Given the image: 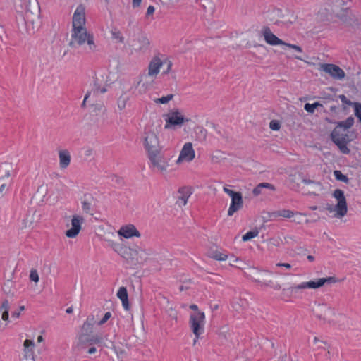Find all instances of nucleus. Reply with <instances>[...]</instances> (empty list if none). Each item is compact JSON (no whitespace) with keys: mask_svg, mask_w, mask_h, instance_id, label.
<instances>
[{"mask_svg":"<svg viewBox=\"0 0 361 361\" xmlns=\"http://www.w3.org/2000/svg\"><path fill=\"white\" fill-rule=\"evenodd\" d=\"M10 309L9 302L8 300H4L0 306V311L1 312V319L4 322L8 321V311Z\"/></svg>","mask_w":361,"mask_h":361,"instance_id":"7c9ffc66","label":"nucleus"},{"mask_svg":"<svg viewBox=\"0 0 361 361\" xmlns=\"http://www.w3.org/2000/svg\"><path fill=\"white\" fill-rule=\"evenodd\" d=\"M106 91V88L105 87H101V88H97L94 92V93H98V92H101V93H104Z\"/></svg>","mask_w":361,"mask_h":361,"instance_id":"69168bd1","label":"nucleus"},{"mask_svg":"<svg viewBox=\"0 0 361 361\" xmlns=\"http://www.w3.org/2000/svg\"><path fill=\"white\" fill-rule=\"evenodd\" d=\"M150 45L149 39L145 35H139L132 44V50L136 53L146 51Z\"/></svg>","mask_w":361,"mask_h":361,"instance_id":"412c9836","label":"nucleus"},{"mask_svg":"<svg viewBox=\"0 0 361 361\" xmlns=\"http://www.w3.org/2000/svg\"><path fill=\"white\" fill-rule=\"evenodd\" d=\"M21 361H35L34 357L32 355H25Z\"/></svg>","mask_w":361,"mask_h":361,"instance_id":"13d9d810","label":"nucleus"},{"mask_svg":"<svg viewBox=\"0 0 361 361\" xmlns=\"http://www.w3.org/2000/svg\"><path fill=\"white\" fill-rule=\"evenodd\" d=\"M122 255L126 260L142 264L148 259L150 252L138 246H134L126 248Z\"/></svg>","mask_w":361,"mask_h":361,"instance_id":"9d476101","label":"nucleus"},{"mask_svg":"<svg viewBox=\"0 0 361 361\" xmlns=\"http://www.w3.org/2000/svg\"><path fill=\"white\" fill-rule=\"evenodd\" d=\"M319 70L329 74L336 80H342L345 77V73L338 66L333 63H320Z\"/></svg>","mask_w":361,"mask_h":361,"instance_id":"aec40b11","label":"nucleus"},{"mask_svg":"<svg viewBox=\"0 0 361 361\" xmlns=\"http://www.w3.org/2000/svg\"><path fill=\"white\" fill-rule=\"evenodd\" d=\"M229 264L232 267H238L239 269H243L246 267L247 264L242 259L237 257L234 255H232L230 257V263Z\"/></svg>","mask_w":361,"mask_h":361,"instance_id":"2f4dec72","label":"nucleus"},{"mask_svg":"<svg viewBox=\"0 0 361 361\" xmlns=\"http://www.w3.org/2000/svg\"><path fill=\"white\" fill-rule=\"evenodd\" d=\"M165 125L164 128L168 130L174 126L181 127L185 123L190 122V118L185 117L178 109H173L167 114H164Z\"/></svg>","mask_w":361,"mask_h":361,"instance_id":"1a4fd4ad","label":"nucleus"},{"mask_svg":"<svg viewBox=\"0 0 361 361\" xmlns=\"http://www.w3.org/2000/svg\"><path fill=\"white\" fill-rule=\"evenodd\" d=\"M30 279L36 283L39 282V276L36 269H31L30 273Z\"/></svg>","mask_w":361,"mask_h":361,"instance_id":"49530a36","label":"nucleus"},{"mask_svg":"<svg viewBox=\"0 0 361 361\" xmlns=\"http://www.w3.org/2000/svg\"><path fill=\"white\" fill-rule=\"evenodd\" d=\"M260 35L264 37V41L269 45L276 46L282 45L285 47L290 48L295 51L297 53H302V49L301 47L287 43L282 39L277 37L267 26H264L259 31Z\"/></svg>","mask_w":361,"mask_h":361,"instance_id":"0eeeda50","label":"nucleus"},{"mask_svg":"<svg viewBox=\"0 0 361 361\" xmlns=\"http://www.w3.org/2000/svg\"><path fill=\"white\" fill-rule=\"evenodd\" d=\"M24 352L25 355H32V350L35 347L33 341L26 339L23 343Z\"/></svg>","mask_w":361,"mask_h":361,"instance_id":"e433bc0d","label":"nucleus"},{"mask_svg":"<svg viewBox=\"0 0 361 361\" xmlns=\"http://www.w3.org/2000/svg\"><path fill=\"white\" fill-rule=\"evenodd\" d=\"M332 197L334 199L330 204H327L326 209L336 219H342L348 213V204L344 192L340 189L334 191Z\"/></svg>","mask_w":361,"mask_h":361,"instance_id":"39448f33","label":"nucleus"},{"mask_svg":"<svg viewBox=\"0 0 361 361\" xmlns=\"http://www.w3.org/2000/svg\"><path fill=\"white\" fill-rule=\"evenodd\" d=\"M6 190V185L5 184H2L1 186H0V192H4Z\"/></svg>","mask_w":361,"mask_h":361,"instance_id":"338daca9","label":"nucleus"},{"mask_svg":"<svg viewBox=\"0 0 361 361\" xmlns=\"http://www.w3.org/2000/svg\"><path fill=\"white\" fill-rule=\"evenodd\" d=\"M312 343L318 347H322L323 345H326V342L322 339H320L317 336H314L312 338Z\"/></svg>","mask_w":361,"mask_h":361,"instance_id":"09e8293b","label":"nucleus"},{"mask_svg":"<svg viewBox=\"0 0 361 361\" xmlns=\"http://www.w3.org/2000/svg\"><path fill=\"white\" fill-rule=\"evenodd\" d=\"M142 141L152 167L161 174L166 173L170 164L161 154L163 147L158 130L152 128H145Z\"/></svg>","mask_w":361,"mask_h":361,"instance_id":"f257e3e1","label":"nucleus"},{"mask_svg":"<svg viewBox=\"0 0 361 361\" xmlns=\"http://www.w3.org/2000/svg\"><path fill=\"white\" fill-rule=\"evenodd\" d=\"M59 167L61 170L66 169L71 164V155L67 149H59L58 150Z\"/></svg>","mask_w":361,"mask_h":361,"instance_id":"4be33fe9","label":"nucleus"},{"mask_svg":"<svg viewBox=\"0 0 361 361\" xmlns=\"http://www.w3.org/2000/svg\"><path fill=\"white\" fill-rule=\"evenodd\" d=\"M304 214L302 213H296L295 214L293 221L297 224H301L304 221Z\"/></svg>","mask_w":361,"mask_h":361,"instance_id":"8fccbe9b","label":"nucleus"},{"mask_svg":"<svg viewBox=\"0 0 361 361\" xmlns=\"http://www.w3.org/2000/svg\"><path fill=\"white\" fill-rule=\"evenodd\" d=\"M223 190L224 192H226L227 195H228L231 197V200H233V198H235L238 195H241V193L240 192H235L234 190H232L228 188L226 186H224L223 188Z\"/></svg>","mask_w":361,"mask_h":361,"instance_id":"37998d69","label":"nucleus"},{"mask_svg":"<svg viewBox=\"0 0 361 361\" xmlns=\"http://www.w3.org/2000/svg\"><path fill=\"white\" fill-rule=\"evenodd\" d=\"M317 309L320 311L327 312L330 310L324 303H319L317 305Z\"/></svg>","mask_w":361,"mask_h":361,"instance_id":"864d4df0","label":"nucleus"},{"mask_svg":"<svg viewBox=\"0 0 361 361\" xmlns=\"http://www.w3.org/2000/svg\"><path fill=\"white\" fill-rule=\"evenodd\" d=\"M243 201L242 194L235 198H233L228 209V216H232L235 212H237L243 207Z\"/></svg>","mask_w":361,"mask_h":361,"instance_id":"393cba45","label":"nucleus"},{"mask_svg":"<svg viewBox=\"0 0 361 361\" xmlns=\"http://www.w3.org/2000/svg\"><path fill=\"white\" fill-rule=\"evenodd\" d=\"M142 2V0H133V6L134 7H138Z\"/></svg>","mask_w":361,"mask_h":361,"instance_id":"0e129e2a","label":"nucleus"},{"mask_svg":"<svg viewBox=\"0 0 361 361\" xmlns=\"http://www.w3.org/2000/svg\"><path fill=\"white\" fill-rule=\"evenodd\" d=\"M209 257L212 258L213 259L217 260V261H226L228 259V256L226 254H224L219 250H214L212 251Z\"/></svg>","mask_w":361,"mask_h":361,"instance_id":"72a5a7b5","label":"nucleus"},{"mask_svg":"<svg viewBox=\"0 0 361 361\" xmlns=\"http://www.w3.org/2000/svg\"><path fill=\"white\" fill-rule=\"evenodd\" d=\"M85 7L80 4L75 10L72 18V29L86 27Z\"/></svg>","mask_w":361,"mask_h":361,"instance_id":"6ab92c4d","label":"nucleus"},{"mask_svg":"<svg viewBox=\"0 0 361 361\" xmlns=\"http://www.w3.org/2000/svg\"><path fill=\"white\" fill-rule=\"evenodd\" d=\"M25 20L30 23L35 28H38L40 25V6L39 3L35 1H30L27 6L25 11Z\"/></svg>","mask_w":361,"mask_h":361,"instance_id":"ddd939ff","label":"nucleus"},{"mask_svg":"<svg viewBox=\"0 0 361 361\" xmlns=\"http://www.w3.org/2000/svg\"><path fill=\"white\" fill-rule=\"evenodd\" d=\"M259 235V231L257 230H253L252 231L247 232L246 234L243 235L242 237V240L243 241L250 240Z\"/></svg>","mask_w":361,"mask_h":361,"instance_id":"58836bf2","label":"nucleus"},{"mask_svg":"<svg viewBox=\"0 0 361 361\" xmlns=\"http://www.w3.org/2000/svg\"><path fill=\"white\" fill-rule=\"evenodd\" d=\"M117 297L121 300L125 309L128 308V292L125 287H121L117 293Z\"/></svg>","mask_w":361,"mask_h":361,"instance_id":"cd10ccee","label":"nucleus"},{"mask_svg":"<svg viewBox=\"0 0 361 361\" xmlns=\"http://www.w3.org/2000/svg\"><path fill=\"white\" fill-rule=\"evenodd\" d=\"M250 274L255 277V281L265 286L273 283V273L268 269H262L256 267H249Z\"/></svg>","mask_w":361,"mask_h":361,"instance_id":"dca6fc26","label":"nucleus"},{"mask_svg":"<svg viewBox=\"0 0 361 361\" xmlns=\"http://www.w3.org/2000/svg\"><path fill=\"white\" fill-rule=\"evenodd\" d=\"M281 127V123L278 120H271L269 123V128L272 130H279Z\"/></svg>","mask_w":361,"mask_h":361,"instance_id":"c03bdc74","label":"nucleus"},{"mask_svg":"<svg viewBox=\"0 0 361 361\" xmlns=\"http://www.w3.org/2000/svg\"><path fill=\"white\" fill-rule=\"evenodd\" d=\"M81 205H82V211L86 213V214H89L91 211V204L87 201V200H83L82 202H81Z\"/></svg>","mask_w":361,"mask_h":361,"instance_id":"de8ad7c7","label":"nucleus"},{"mask_svg":"<svg viewBox=\"0 0 361 361\" xmlns=\"http://www.w3.org/2000/svg\"><path fill=\"white\" fill-rule=\"evenodd\" d=\"M173 98V94H168L161 98H157L154 100L156 104H167Z\"/></svg>","mask_w":361,"mask_h":361,"instance_id":"a19ab883","label":"nucleus"},{"mask_svg":"<svg viewBox=\"0 0 361 361\" xmlns=\"http://www.w3.org/2000/svg\"><path fill=\"white\" fill-rule=\"evenodd\" d=\"M157 80V78L149 73H144L139 76L137 82L135 84V87L139 94H145L156 85Z\"/></svg>","mask_w":361,"mask_h":361,"instance_id":"4468645a","label":"nucleus"},{"mask_svg":"<svg viewBox=\"0 0 361 361\" xmlns=\"http://www.w3.org/2000/svg\"><path fill=\"white\" fill-rule=\"evenodd\" d=\"M154 12V7L153 6H149L147 10V16L152 15Z\"/></svg>","mask_w":361,"mask_h":361,"instance_id":"bf43d9fd","label":"nucleus"},{"mask_svg":"<svg viewBox=\"0 0 361 361\" xmlns=\"http://www.w3.org/2000/svg\"><path fill=\"white\" fill-rule=\"evenodd\" d=\"M129 101V97L126 94H121L117 99L116 106L119 111L124 110Z\"/></svg>","mask_w":361,"mask_h":361,"instance_id":"473e14b6","label":"nucleus"},{"mask_svg":"<svg viewBox=\"0 0 361 361\" xmlns=\"http://www.w3.org/2000/svg\"><path fill=\"white\" fill-rule=\"evenodd\" d=\"M267 242L269 244L276 247L280 245V239L278 238H271L267 240Z\"/></svg>","mask_w":361,"mask_h":361,"instance_id":"3c124183","label":"nucleus"},{"mask_svg":"<svg viewBox=\"0 0 361 361\" xmlns=\"http://www.w3.org/2000/svg\"><path fill=\"white\" fill-rule=\"evenodd\" d=\"M263 188L275 190V187L269 183H261L258 184L252 190V193L255 196H258L262 193Z\"/></svg>","mask_w":361,"mask_h":361,"instance_id":"c756f323","label":"nucleus"},{"mask_svg":"<svg viewBox=\"0 0 361 361\" xmlns=\"http://www.w3.org/2000/svg\"><path fill=\"white\" fill-rule=\"evenodd\" d=\"M37 193L42 196V197H44L47 193V188L46 186L42 185L38 188Z\"/></svg>","mask_w":361,"mask_h":361,"instance_id":"603ef678","label":"nucleus"},{"mask_svg":"<svg viewBox=\"0 0 361 361\" xmlns=\"http://www.w3.org/2000/svg\"><path fill=\"white\" fill-rule=\"evenodd\" d=\"M94 345L87 346V348L86 350H87V352L88 354L94 355L97 353V349Z\"/></svg>","mask_w":361,"mask_h":361,"instance_id":"5fc2aeb1","label":"nucleus"},{"mask_svg":"<svg viewBox=\"0 0 361 361\" xmlns=\"http://www.w3.org/2000/svg\"><path fill=\"white\" fill-rule=\"evenodd\" d=\"M164 65L166 66V69L163 71V74L170 73L173 66L172 61L163 55H154L149 61L146 72L158 78L161 68Z\"/></svg>","mask_w":361,"mask_h":361,"instance_id":"423d86ee","label":"nucleus"},{"mask_svg":"<svg viewBox=\"0 0 361 361\" xmlns=\"http://www.w3.org/2000/svg\"><path fill=\"white\" fill-rule=\"evenodd\" d=\"M353 123L354 118L349 117L345 121L338 123L331 134L332 140L343 154L350 152L347 147V143L350 141L348 135V129L353 125Z\"/></svg>","mask_w":361,"mask_h":361,"instance_id":"7ed1b4c3","label":"nucleus"},{"mask_svg":"<svg viewBox=\"0 0 361 361\" xmlns=\"http://www.w3.org/2000/svg\"><path fill=\"white\" fill-rule=\"evenodd\" d=\"M339 98H340V99L341 100V102L343 103L347 104L348 105H353V104H354V103L351 102L350 101H349L347 99V97L345 95H343V94L340 95Z\"/></svg>","mask_w":361,"mask_h":361,"instance_id":"6e6d98bb","label":"nucleus"},{"mask_svg":"<svg viewBox=\"0 0 361 361\" xmlns=\"http://www.w3.org/2000/svg\"><path fill=\"white\" fill-rule=\"evenodd\" d=\"M337 281L334 277L320 278L317 281L302 282L300 284L291 286L290 290L293 293H298L303 289H317L322 287L326 283H336Z\"/></svg>","mask_w":361,"mask_h":361,"instance_id":"f8f14e48","label":"nucleus"},{"mask_svg":"<svg viewBox=\"0 0 361 361\" xmlns=\"http://www.w3.org/2000/svg\"><path fill=\"white\" fill-rule=\"evenodd\" d=\"M90 95V92H87V93L86 94V95L85 96L84 100H83V102H82V107H85V105H86V101H87V99L89 98Z\"/></svg>","mask_w":361,"mask_h":361,"instance_id":"e2e57ef3","label":"nucleus"},{"mask_svg":"<svg viewBox=\"0 0 361 361\" xmlns=\"http://www.w3.org/2000/svg\"><path fill=\"white\" fill-rule=\"evenodd\" d=\"M319 106H322V104L319 102H315L314 104H309L307 103L305 104V109L309 112V113H314L315 109H317Z\"/></svg>","mask_w":361,"mask_h":361,"instance_id":"ea45409f","label":"nucleus"},{"mask_svg":"<svg viewBox=\"0 0 361 361\" xmlns=\"http://www.w3.org/2000/svg\"><path fill=\"white\" fill-rule=\"evenodd\" d=\"M70 224H67L66 227H71L65 231V235L68 238L74 239L78 237L82 229V224L85 223L84 216L78 213L70 216Z\"/></svg>","mask_w":361,"mask_h":361,"instance_id":"9b49d317","label":"nucleus"},{"mask_svg":"<svg viewBox=\"0 0 361 361\" xmlns=\"http://www.w3.org/2000/svg\"><path fill=\"white\" fill-rule=\"evenodd\" d=\"M195 157V151L193 145L190 142H185L179 153L176 161V164L180 165L183 163H190L194 160Z\"/></svg>","mask_w":361,"mask_h":361,"instance_id":"f3484780","label":"nucleus"},{"mask_svg":"<svg viewBox=\"0 0 361 361\" xmlns=\"http://www.w3.org/2000/svg\"><path fill=\"white\" fill-rule=\"evenodd\" d=\"M159 2L163 5H167L170 4L177 3L180 0H159Z\"/></svg>","mask_w":361,"mask_h":361,"instance_id":"4d7b16f0","label":"nucleus"},{"mask_svg":"<svg viewBox=\"0 0 361 361\" xmlns=\"http://www.w3.org/2000/svg\"><path fill=\"white\" fill-rule=\"evenodd\" d=\"M94 324H96L95 317L92 314L89 315L82 324L77 344L80 350H85L88 345L102 343L103 338L100 334H92Z\"/></svg>","mask_w":361,"mask_h":361,"instance_id":"f03ea898","label":"nucleus"},{"mask_svg":"<svg viewBox=\"0 0 361 361\" xmlns=\"http://www.w3.org/2000/svg\"><path fill=\"white\" fill-rule=\"evenodd\" d=\"M190 308L192 310L195 311V312H202L199 310V308H198L197 305H195V304L190 305Z\"/></svg>","mask_w":361,"mask_h":361,"instance_id":"680f3d73","label":"nucleus"},{"mask_svg":"<svg viewBox=\"0 0 361 361\" xmlns=\"http://www.w3.org/2000/svg\"><path fill=\"white\" fill-rule=\"evenodd\" d=\"M293 57L297 60L304 61L303 59L301 56H300L299 55H294V56H293Z\"/></svg>","mask_w":361,"mask_h":361,"instance_id":"774afa93","label":"nucleus"},{"mask_svg":"<svg viewBox=\"0 0 361 361\" xmlns=\"http://www.w3.org/2000/svg\"><path fill=\"white\" fill-rule=\"evenodd\" d=\"M191 194L190 188L187 187L180 188L177 192L176 205L179 208L185 206Z\"/></svg>","mask_w":361,"mask_h":361,"instance_id":"5701e85b","label":"nucleus"},{"mask_svg":"<svg viewBox=\"0 0 361 361\" xmlns=\"http://www.w3.org/2000/svg\"><path fill=\"white\" fill-rule=\"evenodd\" d=\"M294 215L295 213L289 209H282L274 213L275 216H281L286 219L292 218L294 216Z\"/></svg>","mask_w":361,"mask_h":361,"instance_id":"c9c22d12","label":"nucleus"},{"mask_svg":"<svg viewBox=\"0 0 361 361\" xmlns=\"http://www.w3.org/2000/svg\"><path fill=\"white\" fill-rule=\"evenodd\" d=\"M334 174L338 180H341L343 183H347L348 181L347 176L343 175L340 171H334Z\"/></svg>","mask_w":361,"mask_h":361,"instance_id":"79ce46f5","label":"nucleus"},{"mask_svg":"<svg viewBox=\"0 0 361 361\" xmlns=\"http://www.w3.org/2000/svg\"><path fill=\"white\" fill-rule=\"evenodd\" d=\"M336 16L344 24L353 28H361V22L358 16L352 13L348 8H341Z\"/></svg>","mask_w":361,"mask_h":361,"instance_id":"2eb2a0df","label":"nucleus"},{"mask_svg":"<svg viewBox=\"0 0 361 361\" xmlns=\"http://www.w3.org/2000/svg\"><path fill=\"white\" fill-rule=\"evenodd\" d=\"M298 20L297 14L292 11H286L281 13V20L279 21L285 25H291Z\"/></svg>","mask_w":361,"mask_h":361,"instance_id":"a878e982","label":"nucleus"},{"mask_svg":"<svg viewBox=\"0 0 361 361\" xmlns=\"http://www.w3.org/2000/svg\"><path fill=\"white\" fill-rule=\"evenodd\" d=\"M112 39L117 43L124 44L125 37L120 31L113 30L111 32Z\"/></svg>","mask_w":361,"mask_h":361,"instance_id":"4c0bfd02","label":"nucleus"},{"mask_svg":"<svg viewBox=\"0 0 361 361\" xmlns=\"http://www.w3.org/2000/svg\"><path fill=\"white\" fill-rule=\"evenodd\" d=\"M42 218L41 213L34 209L27 212L20 223V228L22 230L32 229L36 222L39 221Z\"/></svg>","mask_w":361,"mask_h":361,"instance_id":"a211bd4d","label":"nucleus"},{"mask_svg":"<svg viewBox=\"0 0 361 361\" xmlns=\"http://www.w3.org/2000/svg\"><path fill=\"white\" fill-rule=\"evenodd\" d=\"M205 324V314L204 312H194L190 315L189 326L191 331L195 336L193 345L200 339L204 334Z\"/></svg>","mask_w":361,"mask_h":361,"instance_id":"6e6552de","label":"nucleus"},{"mask_svg":"<svg viewBox=\"0 0 361 361\" xmlns=\"http://www.w3.org/2000/svg\"><path fill=\"white\" fill-rule=\"evenodd\" d=\"M303 183L307 185H310L311 189L313 190L312 193L315 195L322 190V185L319 181L307 178V180H303Z\"/></svg>","mask_w":361,"mask_h":361,"instance_id":"c85d7f7f","label":"nucleus"},{"mask_svg":"<svg viewBox=\"0 0 361 361\" xmlns=\"http://www.w3.org/2000/svg\"><path fill=\"white\" fill-rule=\"evenodd\" d=\"M111 317V313L110 312H107L104 314V315L102 319H100L98 322H96V324L101 326L104 325Z\"/></svg>","mask_w":361,"mask_h":361,"instance_id":"a18cd8bd","label":"nucleus"},{"mask_svg":"<svg viewBox=\"0 0 361 361\" xmlns=\"http://www.w3.org/2000/svg\"><path fill=\"white\" fill-rule=\"evenodd\" d=\"M69 45L72 48H83L88 51L96 49L94 36L86 27L72 29Z\"/></svg>","mask_w":361,"mask_h":361,"instance_id":"20e7f679","label":"nucleus"},{"mask_svg":"<svg viewBox=\"0 0 361 361\" xmlns=\"http://www.w3.org/2000/svg\"><path fill=\"white\" fill-rule=\"evenodd\" d=\"M290 180L292 183L299 185L300 182L303 183V180H307V178L304 177L302 173L296 172L290 175Z\"/></svg>","mask_w":361,"mask_h":361,"instance_id":"f704fd0d","label":"nucleus"},{"mask_svg":"<svg viewBox=\"0 0 361 361\" xmlns=\"http://www.w3.org/2000/svg\"><path fill=\"white\" fill-rule=\"evenodd\" d=\"M276 266L277 267H283L286 269H290L291 268V265L288 263H278L276 264Z\"/></svg>","mask_w":361,"mask_h":361,"instance_id":"052dcab7","label":"nucleus"},{"mask_svg":"<svg viewBox=\"0 0 361 361\" xmlns=\"http://www.w3.org/2000/svg\"><path fill=\"white\" fill-rule=\"evenodd\" d=\"M113 349L116 353L117 357L121 358L126 354L128 345L125 342H119L113 345Z\"/></svg>","mask_w":361,"mask_h":361,"instance_id":"bb28decb","label":"nucleus"},{"mask_svg":"<svg viewBox=\"0 0 361 361\" xmlns=\"http://www.w3.org/2000/svg\"><path fill=\"white\" fill-rule=\"evenodd\" d=\"M118 234L125 238L140 237V234L136 228L132 224L122 226L118 231Z\"/></svg>","mask_w":361,"mask_h":361,"instance_id":"b1692460","label":"nucleus"}]
</instances>
